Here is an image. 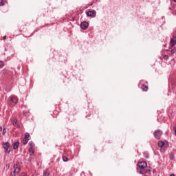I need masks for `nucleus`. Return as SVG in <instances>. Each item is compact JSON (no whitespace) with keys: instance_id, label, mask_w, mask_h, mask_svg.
I'll list each match as a JSON object with an SVG mask.
<instances>
[{"instance_id":"f257e3e1","label":"nucleus","mask_w":176,"mask_h":176,"mask_svg":"<svg viewBox=\"0 0 176 176\" xmlns=\"http://www.w3.org/2000/svg\"><path fill=\"white\" fill-rule=\"evenodd\" d=\"M152 168L151 166H148V164L146 162H139L138 164V170L140 174H151Z\"/></svg>"},{"instance_id":"f03ea898","label":"nucleus","mask_w":176,"mask_h":176,"mask_svg":"<svg viewBox=\"0 0 176 176\" xmlns=\"http://www.w3.org/2000/svg\"><path fill=\"white\" fill-rule=\"evenodd\" d=\"M10 144L9 142L3 143V148L6 153H10Z\"/></svg>"},{"instance_id":"7ed1b4c3","label":"nucleus","mask_w":176,"mask_h":176,"mask_svg":"<svg viewBox=\"0 0 176 176\" xmlns=\"http://www.w3.org/2000/svg\"><path fill=\"white\" fill-rule=\"evenodd\" d=\"M162 131H160V130H156V131L154 132V137H155V138H156L157 140H160V137H162Z\"/></svg>"},{"instance_id":"20e7f679","label":"nucleus","mask_w":176,"mask_h":176,"mask_svg":"<svg viewBox=\"0 0 176 176\" xmlns=\"http://www.w3.org/2000/svg\"><path fill=\"white\" fill-rule=\"evenodd\" d=\"M86 14L88 17H96V12L95 10L88 11Z\"/></svg>"},{"instance_id":"39448f33","label":"nucleus","mask_w":176,"mask_h":176,"mask_svg":"<svg viewBox=\"0 0 176 176\" xmlns=\"http://www.w3.org/2000/svg\"><path fill=\"white\" fill-rule=\"evenodd\" d=\"M20 167L17 164L14 165V174H16V175H19V173H20Z\"/></svg>"},{"instance_id":"423d86ee","label":"nucleus","mask_w":176,"mask_h":176,"mask_svg":"<svg viewBox=\"0 0 176 176\" xmlns=\"http://www.w3.org/2000/svg\"><path fill=\"white\" fill-rule=\"evenodd\" d=\"M170 46H175L176 45V35L173 34V38L170 39Z\"/></svg>"},{"instance_id":"0eeeda50","label":"nucleus","mask_w":176,"mask_h":176,"mask_svg":"<svg viewBox=\"0 0 176 176\" xmlns=\"http://www.w3.org/2000/svg\"><path fill=\"white\" fill-rule=\"evenodd\" d=\"M87 27H89V23L86 22V21L81 23L80 28H82V30H86L87 28Z\"/></svg>"},{"instance_id":"6e6552de","label":"nucleus","mask_w":176,"mask_h":176,"mask_svg":"<svg viewBox=\"0 0 176 176\" xmlns=\"http://www.w3.org/2000/svg\"><path fill=\"white\" fill-rule=\"evenodd\" d=\"M12 123L14 127H20V125L17 124V119L16 118H12Z\"/></svg>"},{"instance_id":"1a4fd4ad","label":"nucleus","mask_w":176,"mask_h":176,"mask_svg":"<svg viewBox=\"0 0 176 176\" xmlns=\"http://www.w3.org/2000/svg\"><path fill=\"white\" fill-rule=\"evenodd\" d=\"M19 146H20V142H16L13 143V144H12L13 149H17Z\"/></svg>"},{"instance_id":"9d476101","label":"nucleus","mask_w":176,"mask_h":176,"mask_svg":"<svg viewBox=\"0 0 176 176\" xmlns=\"http://www.w3.org/2000/svg\"><path fill=\"white\" fill-rule=\"evenodd\" d=\"M142 90H143V91H148V86L143 85L141 87Z\"/></svg>"},{"instance_id":"9b49d317","label":"nucleus","mask_w":176,"mask_h":176,"mask_svg":"<svg viewBox=\"0 0 176 176\" xmlns=\"http://www.w3.org/2000/svg\"><path fill=\"white\" fill-rule=\"evenodd\" d=\"M29 153L30 156H32L34 153V148H29Z\"/></svg>"},{"instance_id":"f8f14e48","label":"nucleus","mask_w":176,"mask_h":176,"mask_svg":"<svg viewBox=\"0 0 176 176\" xmlns=\"http://www.w3.org/2000/svg\"><path fill=\"white\" fill-rule=\"evenodd\" d=\"M28 141H30L29 139H26L25 138H24L23 140V145H27V144H28Z\"/></svg>"},{"instance_id":"ddd939ff","label":"nucleus","mask_w":176,"mask_h":176,"mask_svg":"<svg viewBox=\"0 0 176 176\" xmlns=\"http://www.w3.org/2000/svg\"><path fill=\"white\" fill-rule=\"evenodd\" d=\"M11 101H12V102H13L14 104H17V102H18L17 98H14V97L11 98Z\"/></svg>"},{"instance_id":"4468645a","label":"nucleus","mask_w":176,"mask_h":176,"mask_svg":"<svg viewBox=\"0 0 176 176\" xmlns=\"http://www.w3.org/2000/svg\"><path fill=\"white\" fill-rule=\"evenodd\" d=\"M167 146H168V142L165 140V141L163 142V147L164 148H167Z\"/></svg>"},{"instance_id":"2eb2a0df","label":"nucleus","mask_w":176,"mask_h":176,"mask_svg":"<svg viewBox=\"0 0 176 176\" xmlns=\"http://www.w3.org/2000/svg\"><path fill=\"white\" fill-rule=\"evenodd\" d=\"M158 146H160V148H163V141L158 142Z\"/></svg>"},{"instance_id":"dca6fc26","label":"nucleus","mask_w":176,"mask_h":176,"mask_svg":"<svg viewBox=\"0 0 176 176\" xmlns=\"http://www.w3.org/2000/svg\"><path fill=\"white\" fill-rule=\"evenodd\" d=\"M170 160H174V159H175V155H174V154L173 153H171L170 154Z\"/></svg>"},{"instance_id":"f3484780","label":"nucleus","mask_w":176,"mask_h":176,"mask_svg":"<svg viewBox=\"0 0 176 176\" xmlns=\"http://www.w3.org/2000/svg\"><path fill=\"white\" fill-rule=\"evenodd\" d=\"M49 175H50V173H49V171L45 170V171L43 173V176H49Z\"/></svg>"},{"instance_id":"a211bd4d","label":"nucleus","mask_w":176,"mask_h":176,"mask_svg":"<svg viewBox=\"0 0 176 176\" xmlns=\"http://www.w3.org/2000/svg\"><path fill=\"white\" fill-rule=\"evenodd\" d=\"M6 3V0H2L0 3V6H3Z\"/></svg>"},{"instance_id":"6ab92c4d","label":"nucleus","mask_w":176,"mask_h":176,"mask_svg":"<svg viewBox=\"0 0 176 176\" xmlns=\"http://www.w3.org/2000/svg\"><path fill=\"white\" fill-rule=\"evenodd\" d=\"M24 138H26L27 140H28V138H30V133H25Z\"/></svg>"},{"instance_id":"aec40b11","label":"nucleus","mask_w":176,"mask_h":176,"mask_svg":"<svg viewBox=\"0 0 176 176\" xmlns=\"http://www.w3.org/2000/svg\"><path fill=\"white\" fill-rule=\"evenodd\" d=\"M29 145H30V148H34V146L33 142H30Z\"/></svg>"},{"instance_id":"412c9836","label":"nucleus","mask_w":176,"mask_h":176,"mask_svg":"<svg viewBox=\"0 0 176 176\" xmlns=\"http://www.w3.org/2000/svg\"><path fill=\"white\" fill-rule=\"evenodd\" d=\"M63 162H68V157H67L66 156H63Z\"/></svg>"},{"instance_id":"4be33fe9","label":"nucleus","mask_w":176,"mask_h":176,"mask_svg":"<svg viewBox=\"0 0 176 176\" xmlns=\"http://www.w3.org/2000/svg\"><path fill=\"white\" fill-rule=\"evenodd\" d=\"M0 68H3V62L0 61Z\"/></svg>"},{"instance_id":"5701e85b","label":"nucleus","mask_w":176,"mask_h":176,"mask_svg":"<svg viewBox=\"0 0 176 176\" xmlns=\"http://www.w3.org/2000/svg\"><path fill=\"white\" fill-rule=\"evenodd\" d=\"M5 134H6V128H4L3 129V135H5Z\"/></svg>"},{"instance_id":"b1692460","label":"nucleus","mask_w":176,"mask_h":176,"mask_svg":"<svg viewBox=\"0 0 176 176\" xmlns=\"http://www.w3.org/2000/svg\"><path fill=\"white\" fill-rule=\"evenodd\" d=\"M164 58L165 60H167V59H168V56H167V55H165V56H164Z\"/></svg>"},{"instance_id":"393cba45","label":"nucleus","mask_w":176,"mask_h":176,"mask_svg":"<svg viewBox=\"0 0 176 176\" xmlns=\"http://www.w3.org/2000/svg\"><path fill=\"white\" fill-rule=\"evenodd\" d=\"M16 173H14V172L11 173L10 176H16Z\"/></svg>"},{"instance_id":"a878e982","label":"nucleus","mask_w":176,"mask_h":176,"mask_svg":"<svg viewBox=\"0 0 176 176\" xmlns=\"http://www.w3.org/2000/svg\"><path fill=\"white\" fill-rule=\"evenodd\" d=\"M20 176H27V175L25 173H21Z\"/></svg>"},{"instance_id":"bb28decb","label":"nucleus","mask_w":176,"mask_h":176,"mask_svg":"<svg viewBox=\"0 0 176 176\" xmlns=\"http://www.w3.org/2000/svg\"><path fill=\"white\" fill-rule=\"evenodd\" d=\"M10 167V166L6 165V168L9 169Z\"/></svg>"},{"instance_id":"cd10ccee","label":"nucleus","mask_w":176,"mask_h":176,"mask_svg":"<svg viewBox=\"0 0 176 176\" xmlns=\"http://www.w3.org/2000/svg\"><path fill=\"white\" fill-rule=\"evenodd\" d=\"M0 131H2V126H0Z\"/></svg>"},{"instance_id":"c85d7f7f","label":"nucleus","mask_w":176,"mask_h":176,"mask_svg":"<svg viewBox=\"0 0 176 176\" xmlns=\"http://www.w3.org/2000/svg\"><path fill=\"white\" fill-rule=\"evenodd\" d=\"M5 39H6V36H5L4 37H3V40L5 41Z\"/></svg>"},{"instance_id":"c756f323","label":"nucleus","mask_w":176,"mask_h":176,"mask_svg":"<svg viewBox=\"0 0 176 176\" xmlns=\"http://www.w3.org/2000/svg\"><path fill=\"white\" fill-rule=\"evenodd\" d=\"M170 176H175V175H174V174H171Z\"/></svg>"},{"instance_id":"7c9ffc66","label":"nucleus","mask_w":176,"mask_h":176,"mask_svg":"<svg viewBox=\"0 0 176 176\" xmlns=\"http://www.w3.org/2000/svg\"><path fill=\"white\" fill-rule=\"evenodd\" d=\"M173 2H176V0H173Z\"/></svg>"}]
</instances>
